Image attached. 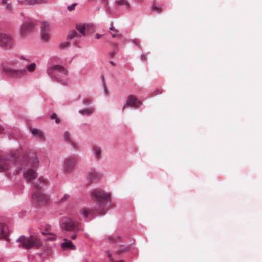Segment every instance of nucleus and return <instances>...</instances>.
Returning a JSON list of instances; mask_svg holds the SVG:
<instances>
[{
    "label": "nucleus",
    "mask_w": 262,
    "mask_h": 262,
    "mask_svg": "<svg viewBox=\"0 0 262 262\" xmlns=\"http://www.w3.org/2000/svg\"><path fill=\"white\" fill-rule=\"evenodd\" d=\"M92 200L95 202L97 207L95 209L83 207L79 210V213L84 218L91 217L95 216V212L100 215H103L106 210V203L109 201L110 195L103 190L96 189L93 190L91 193Z\"/></svg>",
    "instance_id": "1"
},
{
    "label": "nucleus",
    "mask_w": 262,
    "mask_h": 262,
    "mask_svg": "<svg viewBox=\"0 0 262 262\" xmlns=\"http://www.w3.org/2000/svg\"><path fill=\"white\" fill-rule=\"evenodd\" d=\"M18 157L16 152L11 156H0V172L14 175L19 173L22 168L18 162Z\"/></svg>",
    "instance_id": "2"
},
{
    "label": "nucleus",
    "mask_w": 262,
    "mask_h": 262,
    "mask_svg": "<svg viewBox=\"0 0 262 262\" xmlns=\"http://www.w3.org/2000/svg\"><path fill=\"white\" fill-rule=\"evenodd\" d=\"M47 184V181L43 177H39L37 181L33 183L35 191L32 195V199L34 202L38 205H46L49 201L48 196L41 190V189Z\"/></svg>",
    "instance_id": "3"
},
{
    "label": "nucleus",
    "mask_w": 262,
    "mask_h": 262,
    "mask_svg": "<svg viewBox=\"0 0 262 262\" xmlns=\"http://www.w3.org/2000/svg\"><path fill=\"white\" fill-rule=\"evenodd\" d=\"M36 65L35 63H32L27 67V69H14L2 65L3 72L8 76L11 78H20L25 75L27 71L29 72H33L35 71Z\"/></svg>",
    "instance_id": "4"
},
{
    "label": "nucleus",
    "mask_w": 262,
    "mask_h": 262,
    "mask_svg": "<svg viewBox=\"0 0 262 262\" xmlns=\"http://www.w3.org/2000/svg\"><path fill=\"white\" fill-rule=\"evenodd\" d=\"M17 242L21 244L19 246L26 249H29L33 247L39 248L41 245L40 239L36 236H30L27 237L21 236L17 240Z\"/></svg>",
    "instance_id": "5"
},
{
    "label": "nucleus",
    "mask_w": 262,
    "mask_h": 262,
    "mask_svg": "<svg viewBox=\"0 0 262 262\" xmlns=\"http://www.w3.org/2000/svg\"><path fill=\"white\" fill-rule=\"evenodd\" d=\"M60 227L62 229L67 231H73L75 232L71 236L72 239H75L76 238V233L80 230L79 228V223L68 217H64L61 219Z\"/></svg>",
    "instance_id": "6"
},
{
    "label": "nucleus",
    "mask_w": 262,
    "mask_h": 262,
    "mask_svg": "<svg viewBox=\"0 0 262 262\" xmlns=\"http://www.w3.org/2000/svg\"><path fill=\"white\" fill-rule=\"evenodd\" d=\"M14 46L13 37L12 35L0 33V47L5 50H11Z\"/></svg>",
    "instance_id": "7"
},
{
    "label": "nucleus",
    "mask_w": 262,
    "mask_h": 262,
    "mask_svg": "<svg viewBox=\"0 0 262 262\" xmlns=\"http://www.w3.org/2000/svg\"><path fill=\"white\" fill-rule=\"evenodd\" d=\"M47 72L48 74L52 78H57L58 73L66 75L68 71L64 67L59 65H55L52 67H49Z\"/></svg>",
    "instance_id": "8"
},
{
    "label": "nucleus",
    "mask_w": 262,
    "mask_h": 262,
    "mask_svg": "<svg viewBox=\"0 0 262 262\" xmlns=\"http://www.w3.org/2000/svg\"><path fill=\"white\" fill-rule=\"evenodd\" d=\"M76 28L80 33H78L75 30H72L68 34V38L69 39L79 38L81 36H84L85 35V25L77 24L76 25Z\"/></svg>",
    "instance_id": "9"
},
{
    "label": "nucleus",
    "mask_w": 262,
    "mask_h": 262,
    "mask_svg": "<svg viewBox=\"0 0 262 262\" xmlns=\"http://www.w3.org/2000/svg\"><path fill=\"white\" fill-rule=\"evenodd\" d=\"M76 159L73 157H70L64 159L63 164L64 171L66 173L72 172L76 166Z\"/></svg>",
    "instance_id": "10"
},
{
    "label": "nucleus",
    "mask_w": 262,
    "mask_h": 262,
    "mask_svg": "<svg viewBox=\"0 0 262 262\" xmlns=\"http://www.w3.org/2000/svg\"><path fill=\"white\" fill-rule=\"evenodd\" d=\"M34 23L30 19L27 20L21 26L20 33L21 36L27 35L34 28Z\"/></svg>",
    "instance_id": "11"
},
{
    "label": "nucleus",
    "mask_w": 262,
    "mask_h": 262,
    "mask_svg": "<svg viewBox=\"0 0 262 262\" xmlns=\"http://www.w3.org/2000/svg\"><path fill=\"white\" fill-rule=\"evenodd\" d=\"M141 105V101L136 97L132 95H129L127 98L126 104L123 106L122 111H123L127 106L137 108Z\"/></svg>",
    "instance_id": "12"
},
{
    "label": "nucleus",
    "mask_w": 262,
    "mask_h": 262,
    "mask_svg": "<svg viewBox=\"0 0 262 262\" xmlns=\"http://www.w3.org/2000/svg\"><path fill=\"white\" fill-rule=\"evenodd\" d=\"M27 166H30L34 168H37L39 165V160L35 155L29 156L24 162Z\"/></svg>",
    "instance_id": "13"
},
{
    "label": "nucleus",
    "mask_w": 262,
    "mask_h": 262,
    "mask_svg": "<svg viewBox=\"0 0 262 262\" xmlns=\"http://www.w3.org/2000/svg\"><path fill=\"white\" fill-rule=\"evenodd\" d=\"M49 24L47 22H43L41 26V36L43 40L47 41L50 39Z\"/></svg>",
    "instance_id": "14"
},
{
    "label": "nucleus",
    "mask_w": 262,
    "mask_h": 262,
    "mask_svg": "<svg viewBox=\"0 0 262 262\" xmlns=\"http://www.w3.org/2000/svg\"><path fill=\"white\" fill-rule=\"evenodd\" d=\"M24 176L26 181L31 182L36 179L37 173L34 169L29 168L24 172Z\"/></svg>",
    "instance_id": "15"
},
{
    "label": "nucleus",
    "mask_w": 262,
    "mask_h": 262,
    "mask_svg": "<svg viewBox=\"0 0 262 262\" xmlns=\"http://www.w3.org/2000/svg\"><path fill=\"white\" fill-rule=\"evenodd\" d=\"M64 140L70 144L71 146L75 149H78L79 147L78 145L73 140L70 133L66 131L64 134Z\"/></svg>",
    "instance_id": "16"
},
{
    "label": "nucleus",
    "mask_w": 262,
    "mask_h": 262,
    "mask_svg": "<svg viewBox=\"0 0 262 262\" xmlns=\"http://www.w3.org/2000/svg\"><path fill=\"white\" fill-rule=\"evenodd\" d=\"M101 177V174L95 170L91 171L87 176V179L89 181L88 185L90 184L93 181L99 179Z\"/></svg>",
    "instance_id": "17"
},
{
    "label": "nucleus",
    "mask_w": 262,
    "mask_h": 262,
    "mask_svg": "<svg viewBox=\"0 0 262 262\" xmlns=\"http://www.w3.org/2000/svg\"><path fill=\"white\" fill-rule=\"evenodd\" d=\"M8 234V226L5 223H0V238H7Z\"/></svg>",
    "instance_id": "18"
},
{
    "label": "nucleus",
    "mask_w": 262,
    "mask_h": 262,
    "mask_svg": "<svg viewBox=\"0 0 262 262\" xmlns=\"http://www.w3.org/2000/svg\"><path fill=\"white\" fill-rule=\"evenodd\" d=\"M62 249H76V246L73 244L72 242L67 238L63 239V242L61 244Z\"/></svg>",
    "instance_id": "19"
},
{
    "label": "nucleus",
    "mask_w": 262,
    "mask_h": 262,
    "mask_svg": "<svg viewBox=\"0 0 262 262\" xmlns=\"http://www.w3.org/2000/svg\"><path fill=\"white\" fill-rule=\"evenodd\" d=\"M19 4L22 5H34L36 4H40L46 3V0H24L23 1H18Z\"/></svg>",
    "instance_id": "20"
},
{
    "label": "nucleus",
    "mask_w": 262,
    "mask_h": 262,
    "mask_svg": "<svg viewBox=\"0 0 262 262\" xmlns=\"http://www.w3.org/2000/svg\"><path fill=\"white\" fill-rule=\"evenodd\" d=\"M30 130L34 136H36L41 140H43L44 135L41 131L38 129L32 128H30Z\"/></svg>",
    "instance_id": "21"
},
{
    "label": "nucleus",
    "mask_w": 262,
    "mask_h": 262,
    "mask_svg": "<svg viewBox=\"0 0 262 262\" xmlns=\"http://www.w3.org/2000/svg\"><path fill=\"white\" fill-rule=\"evenodd\" d=\"M118 6H125L126 9H129L130 5L126 0H118L116 2Z\"/></svg>",
    "instance_id": "22"
},
{
    "label": "nucleus",
    "mask_w": 262,
    "mask_h": 262,
    "mask_svg": "<svg viewBox=\"0 0 262 262\" xmlns=\"http://www.w3.org/2000/svg\"><path fill=\"white\" fill-rule=\"evenodd\" d=\"M93 150L95 152V156L97 160L100 159V158L101 157V150L100 148L97 147V146H95L93 148Z\"/></svg>",
    "instance_id": "23"
},
{
    "label": "nucleus",
    "mask_w": 262,
    "mask_h": 262,
    "mask_svg": "<svg viewBox=\"0 0 262 262\" xmlns=\"http://www.w3.org/2000/svg\"><path fill=\"white\" fill-rule=\"evenodd\" d=\"M93 112V109L92 108H89L81 110L79 111V113L82 115L86 114L90 115Z\"/></svg>",
    "instance_id": "24"
},
{
    "label": "nucleus",
    "mask_w": 262,
    "mask_h": 262,
    "mask_svg": "<svg viewBox=\"0 0 262 262\" xmlns=\"http://www.w3.org/2000/svg\"><path fill=\"white\" fill-rule=\"evenodd\" d=\"M70 198V195L68 194H65L59 201V203H62L67 201Z\"/></svg>",
    "instance_id": "25"
},
{
    "label": "nucleus",
    "mask_w": 262,
    "mask_h": 262,
    "mask_svg": "<svg viewBox=\"0 0 262 262\" xmlns=\"http://www.w3.org/2000/svg\"><path fill=\"white\" fill-rule=\"evenodd\" d=\"M111 34L112 35V36L114 38L121 37V35L118 34V31L117 30L116 33L115 32L112 31L111 32Z\"/></svg>",
    "instance_id": "26"
},
{
    "label": "nucleus",
    "mask_w": 262,
    "mask_h": 262,
    "mask_svg": "<svg viewBox=\"0 0 262 262\" xmlns=\"http://www.w3.org/2000/svg\"><path fill=\"white\" fill-rule=\"evenodd\" d=\"M69 43L68 42H63L60 44L59 47L61 49H64L69 46Z\"/></svg>",
    "instance_id": "27"
},
{
    "label": "nucleus",
    "mask_w": 262,
    "mask_h": 262,
    "mask_svg": "<svg viewBox=\"0 0 262 262\" xmlns=\"http://www.w3.org/2000/svg\"><path fill=\"white\" fill-rule=\"evenodd\" d=\"M152 10L156 11L157 12L160 13L162 12V8L161 7L154 5L152 7Z\"/></svg>",
    "instance_id": "28"
},
{
    "label": "nucleus",
    "mask_w": 262,
    "mask_h": 262,
    "mask_svg": "<svg viewBox=\"0 0 262 262\" xmlns=\"http://www.w3.org/2000/svg\"><path fill=\"white\" fill-rule=\"evenodd\" d=\"M51 118L52 119H55V122L56 123H59V119L57 118V115L55 113H53L51 116Z\"/></svg>",
    "instance_id": "29"
},
{
    "label": "nucleus",
    "mask_w": 262,
    "mask_h": 262,
    "mask_svg": "<svg viewBox=\"0 0 262 262\" xmlns=\"http://www.w3.org/2000/svg\"><path fill=\"white\" fill-rule=\"evenodd\" d=\"M77 5V4L76 3H74V4H73L72 5H70V6H69L68 7V10L69 11H72L73 10H74L76 7V6Z\"/></svg>",
    "instance_id": "30"
},
{
    "label": "nucleus",
    "mask_w": 262,
    "mask_h": 262,
    "mask_svg": "<svg viewBox=\"0 0 262 262\" xmlns=\"http://www.w3.org/2000/svg\"><path fill=\"white\" fill-rule=\"evenodd\" d=\"M6 9L8 11H11L13 9L12 6L11 4L8 3L6 5Z\"/></svg>",
    "instance_id": "31"
},
{
    "label": "nucleus",
    "mask_w": 262,
    "mask_h": 262,
    "mask_svg": "<svg viewBox=\"0 0 262 262\" xmlns=\"http://www.w3.org/2000/svg\"><path fill=\"white\" fill-rule=\"evenodd\" d=\"M110 30L112 31L115 32L116 33L117 29H116L113 26V24L112 23L111 24V27L110 28Z\"/></svg>",
    "instance_id": "32"
},
{
    "label": "nucleus",
    "mask_w": 262,
    "mask_h": 262,
    "mask_svg": "<svg viewBox=\"0 0 262 262\" xmlns=\"http://www.w3.org/2000/svg\"><path fill=\"white\" fill-rule=\"evenodd\" d=\"M90 102H91V100H89V99H84V100H83V103H84V104H89V103H90Z\"/></svg>",
    "instance_id": "33"
},
{
    "label": "nucleus",
    "mask_w": 262,
    "mask_h": 262,
    "mask_svg": "<svg viewBox=\"0 0 262 262\" xmlns=\"http://www.w3.org/2000/svg\"><path fill=\"white\" fill-rule=\"evenodd\" d=\"M141 59L142 61H146V57L144 55H142L141 57Z\"/></svg>",
    "instance_id": "34"
},
{
    "label": "nucleus",
    "mask_w": 262,
    "mask_h": 262,
    "mask_svg": "<svg viewBox=\"0 0 262 262\" xmlns=\"http://www.w3.org/2000/svg\"><path fill=\"white\" fill-rule=\"evenodd\" d=\"M101 35L98 34V33H97L95 35V37L97 39H99L101 37Z\"/></svg>",
    "instance_id": "35"
},
{
    "label": "nucleus",
    "mask_w": 262,
    "mask_h": 262,
    "mask_svg": "<svg viewBox=\"0 0 262 262\" xmlns=\"http://www.w3.org/2000/svg\"><path fill=\"white\" fill-rule=\"evenodd\" d=\"M20 59H21L26 60H27V61L28 62H30V60L29 59H26V58H25L24 56H23L20 57Z\"/></svg>",
    "instance_id": "36"
},
{
    "label": "nucleus",
    "mask_w": 262,
    "mask_h": 262,
    "mask_svg": "<svg viewBox=\"0 0 262 262\" xmlns=\"http://www.w3.org/2000/svg\"><path fill=\"white\" fill-rule=\"evenodd\" d=\"M2 4L3 5H6V4H7L8 3L7 2V0H2Z\"/></svg>",
    "instance_id": "37"
},
{
    "label": "nucleus",
    "mask_w": 262,
    "mask_h": 262,
    "mask_svg": "<svg viewBox=\"0 0 262 262\" xmlns=\"http://www.w3.org/2000/svg\"><path fill=\"white\" fill-rule=\"evenodd\" d=\"M102 2L104 3V4L105 6H107L108 4V1L107 0H102Z\"/></svg>",
    "instance_id": "38"
},
{
    "label": "nucleus",
    "mask_w": 262,
    "mask_h": 262,
    "mask_svg": "<svg viewBox=\"0 0 262 262\" xmlns=\"http://www.w3.org/2000/svg\"><path fill=\"white\" fill-rule=\"evenodd\" d=\"M115 55V53L114 52L110 53V56L111 58H113L114 57Z\"/></svg>",
    "instance_id": "39"
},
{
    "label": "nucleus",
    "mask_w": 262,
    "mask_h": 262,
    "mask_svg": "<svg viewBox=\"0 0 262 262\" xmlns=\"http://www.w3.org/2000/svg\"><path fill=\"white\" fill-rule=\"evenodd\" d=\"M108 240L111 242V241H114V238L112 236H109L108 238Z\"/></svg>",
    "instance_id": "40"
},
{
    "label": "nucleus",
    "mask_w": 262,
    "mask_h": 262,
    "mask_svg": "<svg viewBox=\"0 0 262 262\" xmlns=\"http://www.w3.org/2000/svg\"><path fill=\"white\" fill-rule=\"evenodd\" d=\"M4 131V128L0 126V134H2Z\"/></svg>",
    "instance_id": "41"
},
{
    "label": "nucleus",
    "mask_w": 262,
    "mask_h": 262,
    "mask_svg": "<svg viewBox=\"0 0 262 262\" xmlns=\"http://www.w3.org/2000/svg\"><path fill=\"white\" fill-rule=\"evenodd\" d=\"M110 63L114 66H115V63L112 61H110Z\"/></svg>",
    "instance_id": "42"
},
{
    "label": "nucleus",
    "mask_w": 262,
    "mask_h": 262,
    "mask_svg": "<svg viewBox=\"0 0 262 262\" xmlns=\"http://www.w3.org/2000/svg\"><path fill=\"white\" fill-rule=\"evenodd\" d=\"M128 250V249H126V250H122L121 252H123V251H127Z\"/></svg>",
    "instance_id": "43"
},
{
    "label": "nucleus",
    "mask_w": 262,
    "mask_h": 262,
    "mask_svg": "<svg viewBox=\"0 0 262 262\" xmlns=\"http://www.w3.org/2000/svg\"><path fill=\"white\" fill-rule=\"evenodd\" d=\"M83 262H86V260H85L84 261H83Z\"/></svg>",
    "instance_id": "44"
}]
</instances>
